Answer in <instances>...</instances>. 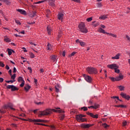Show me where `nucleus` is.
Returning <instances> with one entry per match:
<instances>
[{"mask_svg": "<svg viewBox=\"0 0 130 130\" xmlns=\"http://www.w3.org/2000/svg\"><path fill=\"white\" fill-rule=\"evenodd\" d=\"M52 111L54 112H58V113H63V112H64V111L60 110H55L54 109L51 110L50 109H47L45 111H42L39 116H42V115H49V114L52 113Z\"/></svg>", "mask_w": 130, "mask_h": 130, "instance_id": "nucleus-1", "label": "nucleus"}, {"mask_svg": "<svg viewBox=\"0 0 130 130\" xmlns=\"http://www.w3.org/2000/svg\"><path fill=\"white\" fill-rule=\"evenodd\" d=\"M78 28L79 29V31L82 32V33H85V34L88 33V30L86 28L84 23L81 22L78 26Z\"/></svg>", "mask_w": 130, "mask_h": 130, "instance_id": "nucleus-2", "label": "nucleus"}, {"mask_svg": "<svg viewBox=\"0 0 130 130\" xmlns=\"http://www.w3.org/2000/svg\"><path fill=\"white\" fill-rule=\"evenodd\" d=\"M86 70L87 73L90 75H93V74H97V69L93 67H88L86 69Z\"/></svg>", "mask_w": 130, "mask_h": 130, "instance_id": "nucleus-3", "label": "nucleus"}, {"mask_svg": "<svg viewBox=\"0 0 130 130\" xmlns=\"http://www.w3.org/2000/svg\"><path fill=\"white\" fill-rule=\"evenodd\" d=\"M9 107L8 105H5L3 107H2V109H0V113H6L7 112V109H9Z\"/></svg>", "mask_w": 130, "mask_h": 130, "instance_id": "nucleus-4", "label": "nucleus"}, {"mask_svg": "<svg viewBox=\"0 0 130 130\" xmlns=\"http://www.w3.org/2000/svg\"><path fill=\"white\" fill-rule=\"evenodd\" d=\"M7 89H11V91H18L19 90V88L18 87H16L14 85H7Z\"/></svg>", "mask_w": 130, "mask_h": 130, "instance_id": "nucleus-5", "label": "nucleus"}, {"mask_svg": "<svg viewBox=\"0 0 130 130\" xmlns=\"http://www.w3.org/2000/svg\"><path fill=\"white\" fill-rule=\"evenodd\" d=\"M30 121L31 122H48V121L47 120H44L40 119H30Z\"/></svg>", "mask_w": 130, "mask_h": 130, "instance_id": "nucleus-6", "label": "nucleus"}, {"mask_svg": "<svg viewBox=\"0 0 130 130\" xmlns=\"http://www.w3.org/2000/svg\"><path fill=\"white\" fill-rule=\"evenodd\" d=\"M108 68L111 69V70H115L116 69H118V66L116 63H113L108 65Z\"/></svg>", "mask_w": 130, "mask_h": 130, "instance_id": "nucleus-7", "label": "nucleus"}, {"mask_svg": "<svg viewBox=\"0 0 130 130\" xmlns=\"http://www.w3.org/2000/svg\"><path fill=\"white\" fill-rule=\"evenodd\" d=\"M83 77H84L85 80L86 81V82H88V83H91L92 82V77H91L87 76L85 74H84Z\"/></svg>", "mask_w": 130, "mask_h": 130, "instance_id": "nucleus-8", "label": "nucleus"}, {"mask_svg": "<svg viewBox=\"0 0 130 130\" xmlns=\"http://www.w3.org/2000/svg\"><path fill=\"white\" fill-rule=\"evenodd\" d=\"M121 96L122 97V98H124L125 99H126V100H129L130 96L128 95H126V94L121 92L120 93Z\"/></svg>", "mask_w": 130, "mask_h": 130, "instance_id": "nucleus-9", "label": "nucleus"}, {"mask_svg": "<svg viewBox=\"0 0 130 130\" xmlns=\"http://www.w3.org/2000/svg\"><path fill=\"white\" fill-rule=\"evenodd\" d=\"M16 11L20 13L22 15H24L26 16L27 15V12L25 10H23L22 9H17Z\"/></svg>", "mask_w": 130, "mask_h": 130, "instance_id": "nucleus-10", "label": "nucleus"}, {"mask_svg": "<svg viewBox=\"0 0 130 130\" xmlns=\"http://www.w3.org/2000/svg\"><path fill=\"white\" fill-rule=\"evenodd\" d=\"M123 79V76L121 73L119 74V76L116 77V81H120V80H122Z\"/></svg>", "mask_w": 130, "mask_h": 130, "instance_id": "nucleus-11", "label": "nucleus"}, {"mask_svg": "<svg viewBox=\"0 0 130 130\" xmlns=\"http://www.w3.org/2000/svg\"><path fill=\"white\" fill-rule=\"evenodd\" d=\"M87 115H90L93 118H98V115H93V113L90 112H87Z\"/></svg>", "mask_w": 130, "mask_h": 130, "instance_id": "nucleus-12", "label": "nucleus"}, {"mask_svg": "<svg viewBox=\"0 0 130 130\" xmlns=\"http://www.w3.org/2000/svg\"><path fill=\"white\" fill-rule=\"evenodd\" d=\"M58 20H60L61 21H62V20L63 19V14L62 13H58Z\"/></svg>", "mask_w": 130, "mask_h": 130, "instance_id": "nucleus-13", "label": "nucleus"}, {"mask_svg": "<svg viewBox=\"0 0 130 130\" xmlns=\"http://www.w3.org/2000/svg\"><path fill=\"white\" fill-rule=\"evenodd\" d=\"M55 0H49V4L51 7H55V4H54V2Z\"/></svg>", "mask_w": 130, "mask_h": 130, "instance_id": "nucleus-14", "label": "nucleus"}, {"mask_svg": "<svg viewBox=\"0 0 130 130\" xmlns=\"http://www.w3.org/2000/svg\"><path fill=\"white\" fill-rule=\"evenodd\" d=\"M82 126V127H84V128H89V127H90V126H92V125L90 124H83Z\"/></svg>", "mask_w": 130, "mask_h": 130, "instance_id": "nucleus-15", "label": "nucleus"}, {"mask_svg": "<svg viewBox=\"0 0 130 130\" xmlns=\"http://www.w3.org/2000/svg\"><path fill=\"white\" fill-rule=\"evenodd\" d=\"M119 56H120V54L118 53L115 56L112 57V59H119Z\"/></svg>", "mask_w": 130, "mask_h": 130, "instance_id": "nucleus-16", "label": "nucleus"}, {"mask_svg": "<svg viewBox=\"0 0 130 130\" xmlns=\"http://www.w3.org/2000/svg\"><path fill=\"white\" fill-rule=\"evenodd\" d=\"M60 88V86H59V85L55 86V92H56V93H58V92H59Z\"/></svg>", "mask_w": 130, "mask_h": 130, "instance_id": "nucleus-17", "label": "nucleus"}, {"mask_svg": "<svg viewBox=\"0 0 130 130\" xmlns=\"http://www.w3.org/2000/svg\"><path fill=\"white\" fill-rule=\"evenodd\" d=\"M57 57V56L52 55L51 56V59H52V60H53V61H55L56 60H57L56 59Z\"/></svg>", "mask_w": 130, "mask_h": 130, "instance_id": "nucleus-18", "label": "nucleus"}, {"mask_svg": "<svg viewBox=\"0 0 130 130\" xmlns=\"http://www.w3.org/2000/svg\"><path fill=\"white\" fill-rule=\"evenodd\" d=\"M7 50H8V54H9V55H12V52H15V51L14 50H12V49H9V48H8V49H7Z\"/></svg>", "mask_w": 130, "mask_h": 130, "instance_id": "nucleus-19", "label": "nucleus"}, {"mask_svg": "<svg viewBox=\"0 0 130 130\" xmlns=\"http://www.w3.org/2000/svg\"><path fill=\"white\" fill-rule=\"evenodd\" d=\"M31 88V86H30L29 85H26V86H25L24 87V90H25V91H26V92H27V91H29V89Z\"/></svg>", "mask_w": 130, "mask_h": 130, "instance_id": "nucleus-20", "label": "nucleus"}, {"mask_svg": "<svg viewBox=\"0 0 130 130\" xmlns=\"http://www.w3.org/2000/svg\"><path fill=\"white\" fill-rule=\"evenodd\" d=\"M99 19L101 20H105V19H107V15H104L100 17Z\"/></svg>", "mask_w": 130, "mask_h": 130, "instance_id": "nucleus-21", "label": "nucleus"}, {"mask_svg": "<svg viewBox=\"0 0 130 130\" xmlns=\"http://www.w3.org/2000/svg\"><path fill=\"white\" fill-rule=\"evenodd\" d=\"M7 105H8V107H9V108L11 109L12 110H15V109L14 108H13V105H12L11 103H9Z\"/></svg>", "mask_w": 130, "mask_h": 130, "instance_id": "nucleus-22", "label": "nucleus"}, {"mask_svg": "<svg viewBox=\"0 0 130 130\" xmlns=\"http://www.w3.org/2000/svg\"><path fill=\"white\" fill-rule=\"evenodd\" d=\"M76 119L78 120V121H82V122H84V121H86V120L85 118H76Z\"/></svg>", "mask_w": 130, "mask_h": 130, "instance_id": "nucleus-23", "label": "nucleus"}, {"mask_svg": "<svg viewBox=\"0 0 130 130\" xmlns=\"http://www.w3.org/2000/svg\"><path fill=\"white\" fill-rule=\"evenodd\" d=\"M99 31L101 33H103V34H107V33H108L105 32V30L103 29L102 28H100Z\"/></svg>", "mask_w": 130, "mask_h": 130, "instance_id": "nucleus-24", "label": "nucleus"}, {"mask_svg": "<svg viewBox=\"0 0 130 130\" xmlns=\"http://www.w3.org/2000/svg\"><path fill=\"white\" fill-rule=\"evenodd\" d=\"M47 49V50H51L52 49V47L50 44H48Z\"/></svg>", "mask_w": 130, "mask_h": 130, "instance_id": "nucleus-25", "label": "nucleus"}, {"mask_svg": "<svg viewBox=\"0 0 130 130\" xmlns=\"http://www.w3.org/2000/svg\"><path fill=\"white\" fill-rule=\"evenodd\" d=\"M47 31H48V34L49 35H50V34H51V28H50V27L47 26Z\"/></svg>", "mask_w": 130, "mask_h": 130, "instance_id": "nucleus-26", "label": "nucleus"}, {"mask_svg": "<svg viewBox=\"0 0 130 130\" xmlns=\"http://www.w3.org/2000/svg\"><path fill=\"white\" fill-rule=\"evenodd\" d=\"M85 115H83L82 114H80V115H77L76 116V118H78V119H80V118H82L83 117H85Z\"/></svg>", "mask_w": 130, "mask_h": 130, "instance_id": "nucleus-27", "label": "nucleus"}, {"mask_svg": "<svg viewBox=\"0 0 130 130\" xmlns=\"http://www.w3.org/2000/svg\"><path fill=\"white\" fill-rule=\"evenodd\" d=\"M96 21H93L92 22V26H93V27H97V26H98L99 25V23H95Z\"/></svg>", "mask_w": 130, "mask_h": 130, "instance_id": "nucleus-28", "label": "nucleus"}, {"mask_svg": "<svg viewBox=\"0 0 130 130\" xmlns=\"http://www.w3.org/2000/svg\"><path fill=\"white\" fill-rule=\"evenodd\" d=\"M24 81V79H23V77H19L18 79V82H23Z\"/></svg>", "mask_w": 130, "mask_h": 130, "instance_id": "nucleus-29", "label": "nucleus"}, {"mask_svg": "<svg viewBox=\"0 0 130 130\" xmlns=\"http://www.w3.org/2000/svg\"><path fill=\"white\" fill-rule=\"evenodd\" d=\"M118 88H119L120 91H123V90H124V86H123L120 85V86H118Z\"/></svg>", "mask_w": 130, "mask_h": 130, "instance_id": "nucleus-30", "label": "nucleus"}, {"mask_svg": "<svg viewBox=\"0 0 130 130\" xmlns=\"http://www.w3.org/2000/svg\"><path fill=\"white\" fill-rule=\"evenodd\" d=\"M111 98L112 99H117V100H119V101H122L121 100H119V98L118 96H111Z\"/></svg>", "mask_w": 130, "mask_h": 130, "instance_id": "nucleus-31", "label": "nucleus"}, {"mask_svg": "<svg viewBox=\"0 0 130 130\" xmlns=\"http://www.w3.org/2000/svg\"><path fill=\"white\" fill-rule=\"evenodd\" d=\"M35 124H38V125H44V126H48L47 125H45V124L41 123H37Z\"/></svg>", "mask_w": 130, "mask_h": 130, "instance_id": "nucleus-32", "label": "nucleus"}, {"mask_svg": "<svg viewBox=\"0 0 130 130\" xmlns=\"http://www.w3.org/2000/svg\"><path fill=\"white\" fill-rule=\"evenodd\" d=\"M4 41H6V42H10V41H11V40L5 37V38L4 39Z\"/></svg>", "mask_w": 130, "mask_h": 130, "instance_id": "nucleus-33", "label": "nucleus"}, {"mask_svg": "<svg viewBox=\"0 0 130 130\" xmlns=\"http://www.w3.org/2000/svg\"><path fill=\"white\" fill-rule=\"evenodd\" d=\"M102 125L105 127V128H107V127H108V126H109V125L106 124V123H103Z\"/></svg>", "mask_w": 130, "mask_h": 130, "instance_id": "nucleus-34", "label": "nucleus"}, {"mask_svg": "<svg viewBox=\"0 0 130 130\" xmlns=\"http://www.w3.org/2000/svg\"><path fill=\"white\" fill-rule=\"evenodd\" d=\"M29 55L30 58H34V57H35V55H34V54L32 53H30L29 54Z\"/></svg>", "mask_w": 130, "mask_h": 130, "instance_id": "nucleus-35", "label": "nucleus"}, {"mask_svg": "<svg viewBox=\"0 0 130 130\" xmlns=\"http://www.w3.org/2000/svg\"><path fill=\"white\" fill-rule=\"evenodd\" d=\"M1 2H4L6 4H7V5H9L10 4V2H9V1H8V0H1Z\"/></svg>", "mask_w": 130, "mask_h": 130, "instance_id": "nucleus-36", "label": "nucleus"}, {"mask_svg": "<svg viewBox=\"0 0 130 130\" xmlns=\"http://www.w3.org/2000/svg\"><path fill=\"white\" fill-rule=\"evenodd\" d=\"M15 23L17 25H21V22H20V21L19 20L15 19Z\"/></svg>", "mask_w": 130, "mask_h": 130, "instance_id": "nucleus-37", "label": "nucleus"}, {"mask_svg": "<svg viewBox=\"0 0 130 130\" xmlns=\"http://www.w3.org/2000/svg\"><path fill=\"white\" fill-rule=\"evenodd\" d=\"M76 53H77V52H72L70 55H69L70 57H72V56H74V55H75Z\"/></svg>", "mask_w": 130, "mask_h": 130, "instance_id": "nucleus-38", "label": "nucleus"}, {"mask_svg": "<svg viewBox=\"0 0 130 130\" xmlns=\"http://www.w3.org/2000/svg\"><path fill=\"white\" fill-rule=\"evenodd\" d=\"M108 35H109V36H112L113 37H116V35L113 34H109V33H107Z\"/></svg>", "mask_w": 130, "mask_h": 130, "instance_id": "nucleus-39", "label": "nucleus"}, {"mask_svg": "<svg viewBox=\"0 0 130 130\" xmlns=\"http://www.w3.org/2000/svg\"><path fill=\"white\" fill-rule=\"evenodd\" d=\"M80 44L81 46H85L86 45V44L84 42H80Z\"/></svg>", "mask_w": 130, "mask_h": 130, "instance_id": "nucleus-40", "label": "nucleus"}, {"mask_svg": "<svg viewBox=\"0 0 130 130\" xmlns=\"http://www.w3.org/2000/svg\"><path fill=\"white\" fill-rule=\"evenodd\" d=\"M81 109H83L84 111H87V110H88V108H87V107H83L81 108Z\"/></svg>", "mask_w": 130, "mask_h": 130, "instance_id": "nucleus-41", "label": "nucleus"}, {"mask_svg": "<svg viewBox=\"0 0 130 130\" xmlns=\"http://www.w3.org/2000/svg\"><path fill=\"white\" fill-rule=\"evenodd\" d=\"M110 79L112 82H115L116 81V78H114V77H110Z\"/></svg>", "mask_w": 130, "mask_h": 130, "instance_id": "nucleus-42", "label": "nucleus"}, {"mask_svg": "<svg viewBox=\"0 0 130 130\" xmlns=\"http://www.w3.org/2000/svg\"><path fill=\"white\" fill-rule=\"evenodd\" d=\"M15 78H16V74H14L11 76L12 80H14Z\"/></svg>", "mask_w": 130, "mask_h": 130, "instance_id": "nucleus-43", "label": "nucleus"}, {"mask_svg": "<svg viewBox=\"0 0 130 130\" xmlns=\"http://www.w3.org/2000/svg\"><path fill=\"white\" fill-rule=\"evenodd\" d=\"M37 12H36V11H32V15L33 16H31L30 15V17H35V16H36V14H37Z\"/></svg>", "mask_w": 130, "mask_h": 130, "instance_id": "nucleus-44", "label": "nucleus"}, {"mask_svg": "<svg viewBox=\"0 0 130 130\" xmlns=\"http://www.w3.org/2000/svg\"><path fill=\"white\" fill-rule=\"evenodd\" d=\"M122 124L123 126H125V125L127 124V122H126V121H124L123 122Z\"/></svg>", "mask_w": 130, "mask_h": 130, "instance_id": "nucleus-45", "label": "nucleus"}, {"mask_svg": "<svg viewBox=\"0 0 130 130\" xmlns=\"http://www.w3.org/2000/svg\"><path fill=\"white\" fill-rule=\"evenodd\" d=\"M63 118H64V115H61L60 116V120H63Z\"/></svg>", "mask_w": 130, "mask_h": 130, "instance_id": "nucleus-46", "label": "nucleus"}, {"mask_svg": "<svg viewBox=\"0 0 130 130\" xmlns=\"http://www.w3.org/2000/svg\"><path fill=\"white\" fill-rule=\"evenodd\" d=\"M51 130H55V127L53 125L50 126Z\"/></svg>", "mask_w": 130, "mask_h": 130, "instance_id": "nucleus-47", "label": "nucleus"}, {"mask_svg": "<svg viewBox=\"0 0 130 130\" xmlns=\"http://www.w3.org/2000/svg\"><path fill=\"white\" fill-rule=\"evenodd\" d=\"M120 72V71L119 70V69H115V72L117 73V74H119Z\"/></svg>", "mask_w": 130, "mask_h": 130, "instance_id": "nucleus-48", "label": "nucleus"}, {"mask_svg": "<svg viewBox=\"0 0 130 130\" xmlns=\"http://www.w3.org/2000/svg\"><path fill=\"white\" fill-rule=\"evenodd\" d=\"M27 70L29 71V73H30V74H32V68H31V67H28Z\"/></svg>", "mask_w": 130, "mask_h": 130, "instance_id": "nucleus-49", "label": "nucleus"}, {"mask_svg": "<svg viewBox=\"0 0 130 130\" xmlns=\"http://www.w3.org/2000/svg\"><path fill=\"white\" fill-rule=\"evenodd\" d=\"M0 66L2 67V68L5 67V64L3 63V62H0Z\"/></svg>", "mask_w": 130, "mask_h": 130, "instance_id": "nucleus-50", "label": "nucleus"}, {"mask_svg": "<svg viewBox=\"0 0 130 130\" xmlns=\"http://www.w3.org/2000/svg\"><path fill=\"white\" fill-rule=\"evenodd\" d=\"M91 20H92V17L87 18L86 19V21H87V22H91Z\"/></svg>", "mask_w": 130, "mask_h": 130, "instance_id": "nucleus-51", "label": "nucleus"}, {"mask_svg": "<svg viewBox=\"0 0 130 130\" xmlns=\"http://www.w3.org/2000/svg\"><path fill=\"white\" fill-rule=\"evenodd\" d=\"M15 82V80H9V81H7L6 83H14Z\"/></svg>", "mask_w": 130, "mask_h": 130, "instance_id": "nucleus-52", "label": "nucleus"}, {"mask_svg": "<svg viewBox=\"0 0 130 130\" xmlns=\"http://www.w3.org/2000/svg\"><path fill=\"white\" fill-rule=\"evenodd\" d=\"M24 85H25V81L22 82L20 86V87H24Z\"/></svg>", "mask_w": 130, "mask_h": 130, "instance_id": "nucleus-53", "label": "nucleus"}, {"mask_svg": "<svg viewBox=\"0 0 130 130\" xmlns=\"http://www.w3.org/2000/svg\"><path fill=\"white\" fill-rule=\"evenodd\" d=\"M42 3H44V1H39L37 3H36V5H37V4H41Z\"/></svg>", "mask_w": 130, "mask_h": 130, "instance_id": "nucleus-54", "label": "nucleus"}, {"mask_svg": "<svg viewBox=\"0 0 130 130\" xmlns=\"http://www.w3.org/2000/svg\"><path fill=\"white\" fill-rule=\"evenodd\" d=\"M29 43H30V44H31V45H34V46H36V44L33 43V42H30Z\"/></svg>", "mask_w": 130, "mask_h": 130, "instance_id": "nucleus-55", "label": "nucleus"}, {"mask_svg": "<svg viewBox=\"0 0 130 130\" xmlns=\"http://www.w3.org/2000/svg\"><path fill=\"white\" fill-rule=\"evenodd\" d=\"M62 56H66V51H63L62 52Z\"/></svg>", "mask_w": 130, "mask_h": 130, "instance_id": "nucleus-56", "label": "nucleus"}, {"mask_svg": "<svg viewBox=\"0 0 130 130\" xmlns=\"http://www.w3.org/2000/svg\"><path fill=\"white\" fill-rule=\"evenodd\" d=\"M35 22H27V24H29V25H32V24H35Z\"/></svg>", "mask_w": 130, "mask_h": 130, "instance_id": "nucleus-57", "label": "nucleus"}, {"mask_svg": "<svg viewBox=\"0 0 130 130\" xmlns=\"http://www.w3.org/2000/svg\"><path fill=\"white\" fill-rule=\"evenodd\" d=\"M99 107V105H95L93 108H95V109H97V108H98Z\"/></svg>", "mask_w": 130, "mask_h": 130, "instance_id": "nucleus-58", "label": "nucleus"}, {"mask_svg": "<svg viewBox=\"0 0 130 130\" xmlns=\"http://www.w3.org/2000/svg\"><path fill=\"white\" fill-rule=\"evenodd\" d=\"M4 82V78H0V83H3Z\"/></svg>", "mask_w": 130, "mask_h": 130, "instance_id": "nucleus-59", "label": "nucleus"}, {"mask_svg": "<svg viewBox=\"0 0 130 130\" xmlns=\"http://www.w3.org/2000/svg\"><path fill=\"white\" fill-rule=\"evenodd\" d=\"M126 38H127V40H129V41H130V38L128 37V36L126 35Z\"/></svg>", "mask_w": 130, "mask_h": 130, "instance_id": "nucleus-60", "label": "nucleus"}, {"mask_svg": "<svg viewBox=\"0 0 130 130\" xmlns=\"http://www.w3.org/2000/svg\"><path fill=\"white\" fill-rule=\"evenodd\" d=\"M17 72V69L14 67L13 69V73H16Z\"/></svg>", "mask_w": 130, "mask_h": 130, "instance_id": "nucleus-61", "label": "nucleus"}, {"mask_svg": "<svg viewBox=\"0 0 130 130\" xmlns=\"http://www.w3.org/2000/svg\"><path fill=\"white\" fill-rule=\"evenodd\" d=\"M6 69L7 70H10V67H9V66L6 65Z\"/></svg>", "mask_w": 130, "mask_h": 130, "instance_id": "nucleus-62", "label": "nucleus"}, {"mask_svg": "<svg viewBox=\"0 0 130 130\" xmlns=\"http://www.w3.org/2000/svg\"><path fill=\"white\" fill-rule=\"evenodd\" d=\"M117 107H122V108H123V107H124V106H123V105H121L117 106Z\"/></svg>", "mask_w": 130, "mask_h": 130, "instance_id": "nucleus-63", "label": "nucleus"}, {"mask_svg": "<svg viewBox=\"0 0 130 130\" xmlns=\"http://www.w3.org/2000/svg\"><path fill=\"white\" fill-rule=\"evenodd\" d=\"M9 74L12 76V70H10L9 71Z\"/></svg>", "mask_w": 130, "mask_h": 130, "instance_id": "nucleus-64", "label": "nucleus"}]
</instances>
